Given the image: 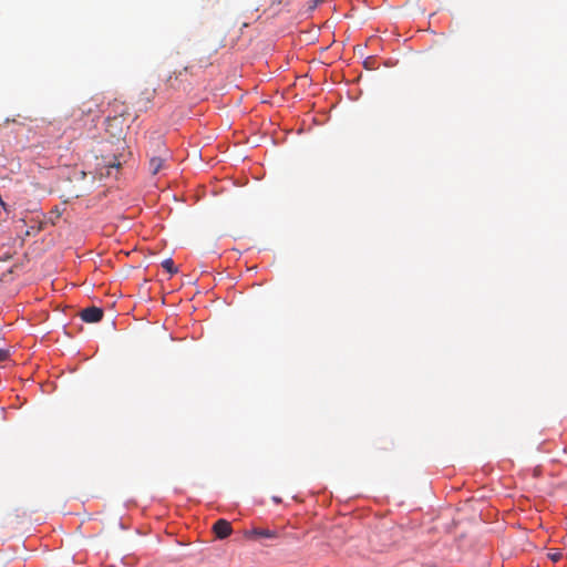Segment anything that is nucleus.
Instances as JSON below:
<instances>
[{
  "label": "nucleus",
  "instance_id": "obj_12",
  "mask_svg": "<svg viewBox=\"0 0 567 567\" xmlns=\"http://www.w3.org/2000/svg\"><path fill=\"white\" fill-rule=\"evenodd\" d=\"M272 499H274V502H276V503H280V502H281V499H280L279 497H277V496H274V497H272Z\"/></svg>",
  "mask_w": 567,
  "mask_h": 567
},
{
  "label": "nucleus",
  "instance_id": "obj_10",
  "mask_svg": "<svg viewBox=\"0 0 567 567\" xmlns=\"http://www.w3.org/2000/svg\"><path fill=\"white\" fill-rule=\"evenodd\" d=\"M9 358V350L0 349V362Z\"/></svg>",
  "mask_w": 567,
  "mask_h": 567
},
{
  "label": "nucleus",
  "instance_id": "obj_6",
  "mask_svg": "<svg viewBox=\"0 0 567 567\" xmlns=\"http://www.w3.org/2000/svg\"><path fill=\"white\" fill-rule=\"evenodd\" d=\"M103 313L99 307H89L81 311V319L87 323H95L102 320Z\"/></svg>",
  "mask_w": 567,
  "mask_h": 567
},
{
  "label": "nucleus",
  "instance_id": "obj_1",
  "mask_svg": "<svg viewBox=\"0 0 567 567\" xmlns=\"http://www.w3.org/2000/svg\"><path fill=\"white\" fill-rule=\"evenodd\" d=\"M114 111L118 114L109 115L105 121V132L110 135V137L115 138L116 141H122L124 137L125 131V107L123 104L114 102L113 103Z\"/></svg>",
  "mask_w": 567,
  "mask_h": 567
},
{
  "label": "nucleus",
  "instance_id": "obj_8",
  "mask_svg": "<svg viewBox=\"0 0 567 567\" xmlns=\"http://www.w3.org/2000/svg\"><path fill=\"white\" fill-rule=\"evenodd\" d=\"M213 530L216 535L217 538L219 539H224L226 537H228L231 532H233V528H231V525L228 520L226 519H218L214 525H213Z\"/></svg>",
  "mask_w": 567,
  "mask_h": 567
},
{
  "label": "nucleus",
  "instance_id": "obj_2",
  "mask_svg": "<svg viewBox=\"0 0 567 567\" xmlns=\"http://www.w3.org/2000/svg\"><path fill=\"white\" fill-rule=\"evenodd\" d=\"M153 154L169 155L161 134L152 133L148 137L147 155L151 156Z\"/></svg>",
  "mask_w": 567,
  "mask_h": 567
},
{
  "label": "nucleus",
  "instance_id": "obj_7",
  "mask_svg": "<svg viewBox=\"0 0 567 567\" xmlns=\"http://www.w3.org/2000/svg\"><path fill=\"white\" fill-rule=\"evenodd\" d=\"M150 157L148 169L153 175L159 173L164 167L169 155L153 154Z\"/></svg>",
  "mask_w": 567,
  "mask_h": 567
},
{
  "label": "nucleus",
  "instance_id": "obj_14",
  "mask_svg": "<svg viewBox=\"0 0 567 567\" xmlns=\"http://www.w3.org/2000/svg\"><path fill=\"white\" fill-rule=\"evenodd\" d=\"M175 74V78L177 79L178 75H182V72H178V73H174Z\"/></svg>",
  "mask_w": 567,
  "mask_h": 567
},
{
  "label": "nucleus",
  "instance_id": "obj_5",
  "mask_svg": "<svg viewBox=\"0 0 567 567\" xmlns=\"http://www.w3.org/2000/svg\"><path fill=\"white\" fill-rule=\"evenodd\" d=\"M156 95V89H146L143 91L138 99L136 100L135 104L137 105L138 111H146L150 105L152 104L154 97Z\"/></svg>",
  "mask_w": 567,
  "mask_h": 567
},
{
  "label": "nucleus",
  "instance_id": "obj_11",
  "mask_svg": "<svg viewBox=\"0 0 567 567\" xmlns=\"http://www.w3.org/2000/svg\"><path fill=\"white\" fill-rule=\"evenodd\" d=\"M549 557L551 560L558 561L563 557V554L560 551H555L549 554Z\"/></svg>",
  "mask_w": 567,
  "mask_h": 567
},
{
  "label": "nucleus",
  "instance_id": "obj_9",
  "mask_svg": "<svg viewBox=\"0 0 567 567\" xmlns=\"http://www.w3.org/2000/svg\"><path fill=\"white\" fill-rule=\"evenodd\" d=\"M161 265L171 275H174L178 271L172 258L164 259Z\"/></svg>",
  "mask_w": 567,
  "mask_h": 567
},
{
  "label": "nucleus",
  "instance_id": "obj_15",
  "mask_svg": "<svg viewBox=\"0 0 567 567\" xmlns=\"http://www.w3.org/2000/svg\"><path fill=\"white\" fill-rule=\"evenodd\" d=\"M320 0H317V2H319Z\"/></svg>",
  "mask_w": 567,
  "mask_h": 567
},
{
  "label": "nucleus",
  "instance_id": "obj_3",
  "mask_svg": "<svg viewBox=\"0 0 567 567\" xmlns=\"http://www.w3.org/2000/svg\"><path fill=\"white\" fill-rule=\"evenodd\" d=\"M244 537L247 539H258L260 537L276 539L279 537V534L275 529L252 527L244 532Z\"/></svg>",
  "mask_w": 567,
  "mask_h": 567
},
{
  "label": "nucleus",
  "instance_id": "obj_4",
  "mask_svg": "<svg viewBox=\"0 0 567 567\" xmlns=\"http://www.w3.org/2000/svg\"><path fill=\"white\" fill-rule=\"evenodd\" d=\"M122 145V150L123 152L118 153V154H113V158L112 159H107L106 157H104V163H105V167L107 168V172L106 174L107 175H111V169H118L123 163L126 162V158H127V155L128 153L125 152V147L123 145V143H121Z\"/></svg>",
  "mask_w": 567,
  "mask_h": 567
},
{
  "label": "nucleus",
  "instance_id": "obj_13",
  "mask_svg": "<svg viewBox=\"0 0 567 567\" xmlns=\"http://www.w3.org/2000/svg\"><path fill=\"white\" fill-rule=\"evenodd\" d=\"M217 50H218V48H214V49L212 50L210 54L216 53V52H217Z\"/></svg>",
  "mask_w": 567,
  "mask_h": 567
}]
</instances>
